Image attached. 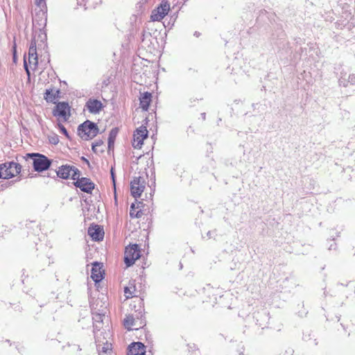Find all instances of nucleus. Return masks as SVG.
<instances>
[{
	"instance_id": "nucleus-1",
	"label": "nucleus",
	"mask_w": 355,
	"mask_h": 355,
	"mask_svg": "<svg viewBox=\"0 0 355 355\" xmlns=\"http://www.w3.org/2000/svg\"><path fill=\"white\" fill-rule=\"evenodd\" d=\"M78 132L83 139L89 140L97 135L98 128L94 123L86 121L78 127Z\"/></svg>"
},
{
	"instance_id": "nucleus-2",
	"label": "nucleus",
	"mask_w": 355,
	"mask_h": 355,
	"mask_svg": "<svg viewBox=\"0 0 355 355\" xmlns=\"http://www.w3.org/2000/svg\"><path fill=\"white\" fill-rule=\"evenodd\" d=\"M21 166L14 162H6L0 165V178L10 179L21 172Z\"/></svg>"
},
{
	"instance_id": "nucleus-3",
	"label": "nucleus",
	"mask_w": 355,
	"mask_h": 355,
	"mask_svg": "<svg viewBox=\"0 0 355 355\" xmlns=\"http://www.w3.org/2000/svg\"><path fill=\"white\" fill-rule=\"evenodd\" d=\"M57 175L62 179L71 178L72 180H76L80 177V171L73 166L66 164L59 167Z\"/></svg>"
},
{
	"instance_id": "nucleus-4",
	"label": "nucleus",
	"mask_w": 355,
	"mask_h": 355,
	"mask_svg": "<svg viewBox=\"0 0 355 355\" xmlns=\"http://www.w3.org/2000/svg\"><path fill=\"white\" fill-rule=\"evenodd\" d=\"M139 257L140 251L137 244L130 245L126 247L124 252V261L128 267L133 265Z\"/></svg>"
},
{
	"instance_id": "nucleus-5",
	"label": "nucleus",
	"mask_w": 355,
	"mask_h": 355,
	"mask_svg": "<svg viewBox=\"0 0 355 355\" xmlns=\"http://www.w3.org/2000/svg\"><path fill=\"white\" fill-rule=\"evenodd\" d=\"M33 157V164L36 171H43L49 168L51 161L44 155L40 154H28Z\"/></svg>"
},
{
	"instance_id": "nucleus-6",
	"label": "nucleus",
	"mask_w": 355,
	"mask_h": 355,
	"mask_svg": "<svg viewBox=\"0 0 355 355\" xmlns=\"http://www.w3.org/2000/svg\"><path fill=\"white\" fill-rule=\"evenodd\" d=\"M146 187V181L144 178H135L130 182V191L132 196L139 198Z\"/></svg>"
},
{
	"instance_id": "nucleus-7",
	"label": "nucleus",
	"mask_w": 355,
	"mask_h": 355,
	"mask_svg": "<svg viewBox=\"0 0 355 355\" xmlns=\"http://www.w3.org/2000/svg\"><path fill=\"white\" fill-rule=\"evenodd\" d=\"M148 134L146 127L141 125L138 128L133 135L132 146L135 148L140 149L144 144V140L147 138Z\"/></svg>"
},
{
	"instance_id": "nucleus-8",
	"label": "nucleus",
	"mask_w": 355,
	"mask_h": 355,
	"mask_svg": "<svg viewBox=\"0 0 355 355\" xmlns=\"http://www.w3.org/2000/svg\"><path fill=\"white\" fill-rule=\"evenodd\" d=\"M28 61L31 69L35 70L38 65V57L37 54V42L35 38L31 42L28 49Z\"/></svg>"
},
{
	"instance_id": "nucleus-9",
	"label": "nucleus",
	"mask_w": 355,
	"mask_h": 355,
	"mask_svg": "<svg viewBox=\"0 0 355 355\" xmlns=\"http://www.w3.org/2000/svg\"><path fill=\"white\" fill-rule=\"evenodd\" d=\"M170 10V5L167 2H162L156 10H154L151 15V19L153 21L162 20L168 12Z\"/></svg>"
},
{
	"instance_id": "nucleus-10",
	"label": "nucleus",
	"mask_w": 355,
	"mask_h": 355,
	"mask_svg": "<svg viewBox=\"0 0 355 355\" xmlns=\"http://www.w3.org/2000/svg\"><path fill=\"white\" fill-rule=\"evenodd\" d=\"M55 116H58L63 121H67L69 116V106L68 103L62 102L59 103L53 112Z\"/></svg>"
},
{
	"instance_id": "nucleus-11",
	"label": "nucleus",
	"mask_w": 355,
	"mask_h": 355,
	"mask_svg": "<svg viewBox=\"0 0 355 355\" xmlns=\"http://www.w3.org/2000/svg\"><path fill=\"white\" fill-rule=\"evenodd\" d=\"M74 185L80 189L81 191L87 193H91L94 189V184L86 178H78L76 180Z\"/></svg>"
},
{
	"instance_id": "nucleus-12",
	"label": "nucleus",
	"mask_w": 355,
	"mask_h": 355,
	"mask_svg": "<svg viewBox=\"0 0 355 355\" xmlns=\"http://www.w3.org/2000/svg\"><path fill=\"white\" fill-rule=\"evenodd\" d=\"M125 327L130 330H137L145 325V322L135 320L132 315H127L123 322Z\"/></svg>"
},
{
	"instance_id": "nucleus-13",
	"label": "nucleus",
	"mask_w": 355,
	"mask_h": 355,
	"mask_svg": "<svg viewBox=\"0 0 355 355\" xmlns=\"http://www.w3.org/2000/svg\"><path fill=\"white\" fill-rule=\"evenodd\" d=\"M88 234L95 241H101L103 239L104 232L100 226L92 225L88 229Z\"/></svg>"
},
{
	"instance_id": "nucleus-14",
	"label": "nucleus",
	"mask_w": 355,
	"mask_h": 355,
	"mask_svg": "<svg viewBox=\"0 0 355 355\" xmlns=\"http://www.w3.org/2000/svg\"><path fill=\"white\" fill-rule=\"evenodd\" d=\"M145 346L141 343H132L129 347L128 355H145Z\"/></svg>"
},
{
	"instance_id": "nucleus-15",
	"label": "nucleus",
	"mask_w": 355,
	"mask_h": 355,
	"mask_svg": "<svg viewBox=\"0 0 355 355\" xmlns=\"http://www.w3.org/2000/svg\"><path fill=\"white\" fill-rule=\"evenodd\" d=\"M91 277L96 283H98L102 280L103 272L99 263H94L91 271Z\"/></svg>"
},
{
	"instance_id": "nucleus-16",
	"label": "nucleus",
	"mask_w": 355,
	"mask_h": 355,
	"mask_svg": "<svg viewBox=\"0 0 355 355\" xmlns=\"http://www.w3.org/2000/svg\"><path fill=\"white\" fill-rule=\"evenodd\" d=\"M88 110L92 114H96L100 112L103 105L100 101L89 99L86 104Z\"/></svg>"
},
{
	"instance_id": "nucleus-17",
	"label": "nucleus",
	"mask_w": 355,
	"mask_h": 355,
	"mask_svg": "<svg viewBox=\"0 0 355 355\" xmlns=\"http://www.w3.org/2000/svg\"><path fill=\"white\" fill-rule=\"evenodd\" d=\"M152 95L149 92H145L140 97V107L143 110L147 111L151 101Z\"/></svg>"
},
{
	"instance_id": "nucleus-18",
	"label": "nucleus",
	"mask_w": 355,
	"mask_h": 355,
	"mask_svg": "<svg viewBox=\"0 0 355 355\" xmlns=\"http://www.w3.org/2000/svg\"><path fill=\"white\" fill-rule=\"evenodd\" d=\"M59 90L55 89H49L46 90L44 98L48 102H54L59 96Z\"/></svg>"
},
{
	"instance_id": "nucleus-19",
	"label": "nucleus",
	"mask_w": 355,
	"mask_h": 355,
	"mask_svg": "<svg viewBox=\"0 0 355 355\" xmlns=\"http://www.w3.org/2000/svg\"><path fill=\"white\" fill-rule=\"evenodd\" d=\"M136 293L135 286L133 283L130 282L129 286L125 287L124 288V293L126 299L135 297L137 295Z\"/></svg>"
},
{
	"instance_id": "nucleus-20",
	"label": "nucleus",
	"mask_w": 355,
	"mask_h": 355,
	"mask_svg": "<svg viewBox=\"0 0 355 355\" xmlns=\"http://www.w3.org/2000/svg\"><path fill=\"white\" fill-rule=\"evenodd\" d=\"M103 144V141L101 140H98V141H96L93 144H92V150L94 152V153H98V147L101 146Z\"/></svg>"
},
{
	"instance_id": "nucleus-21",
	"label": "nucleus",
	"mask_w": 355,
	"mask_h": 355,
	"mask_svg": "<svg viewBox=\"0 0 355 355\" xmlns=\"http://www.w3.org/2000/svg\"><path fill=\"white\" fill-rule=\"evenodd\" d=\"M35 4L41 8V11L44 12V9L46 8V3L44 0H35Z\"/></svg>"
},
{
	"instance_id": "nucleus-22",
	"label": "nucleus",
	"mask_w": 355,
	"mask_h": 355,
	"mask_svg": "<svg viewBox=\"0 0 355 355\" xmlns=\"http://www.w3.org/2000/svg\"><path fill=\"white\" fill-rule=\"evenodd\" d=\"M24 69L27 73V76L28 77V78H30V76H31V73H30V70H29V68H28V62H27V60H26V55H24Z\"/></svg>"
},
{
	"instance_id": "nucleus-23",
	"label": "nucleus",
	"mask_w": 355,
	"mask_h": 355,
	"mask_svg": "<svg viewBox=\"0 0 355 355\" xmlns=\"http://www.w3.org/2000/svg\"><path fill=\"white\" fill-rule=\"evenodd\" d=\"M97 328H98V326H97V324H96L94 326V337H95L96 343H101V340L98 336V332L100 331V330L99 329L97 330Z\"/></svg>"
},
{
	"instance_id": "nucleus-24",
	"label": "nucleus",
	"mask_w": 355,
	"mask_h": 355,
	"mask_svg": "<svg viewBox=\"0 0 355 355\" xmlns=\"http://www.w3.org/2000/svg\"><path fill=\"white\" fill-rule=\"evenodd\" d=\"M135 207V205L132 204L131 205V209H130V215L131 217H137V218H139L140 217V214H139V211H137L136 214H135V211H133V209Z\"/></svg>"
},
{
	"instance_id": "nucleus-25",
	"label": "nucleus",
	"mask_w": 355,
	"mask_h": 355,
	"mask_svg": "<svg viewBox=\"0 0 355 355\" xmlns=\"http://www.w3.org/2000/svg\"><path fill=\"white\" fill-rule=\"evenodd\" d=\"M348 82L351 85H355V74H351L349 76Z\"/></svg>"
},
{
	"instance_id": "nucleus-26",
	"label": "nucleus",
	"mask_w": 355,
	"mask_h": 355,
	"mask_svg": "<svg viewBox=\"0 0 355 355\" xmlns=\"http://www.w3.org/2000/svg\"><path fill=\"white\" fill-rule=\"evenodd\" d=\"M61 132L64 134L66 136H68V132L66 128L63 125H59Z\"/></svg>"
},
{
	"instance_id": "nucleus-27",
	"label": "nucleus",
	"mask_w": 355,
	"mask_h": 355,
	"mask_svg": "<svg viewBox=\"0 0 355 355\" xmlns=\"http://www.w3.org/2000/svg\"><path fill=\"white\" fill-rule=\"evenodd\" d=\"M94 320L95 321H98L102 320V316L101 314H96V316L94 318Z\"/></svg>"
},
{
	"instance_id": "nucleus-28",
	"label": "nucleus",
	"mask_w": 355,
	"mask_h": 355,
	"mask_svg": "<svg viewBox=\"0 0 355 355\" xmlns=\"http://www.w3.org/2000/svg\"><path fill=\"white\" fill-rule=\"evenodd\" d=\"M111 175H112L113 184L114 185L115 184V179H114L113 168H112V169H111Z\"/></svg>"
},
{
	"instance_id": "nucleus-29",
	"label": "nucleus",
	"mask_w": 355,
	"mask_h": 355,
	"mask_svg": "<svg viewBox=\"0 0 355 355\" xmlns=\"http://www.w3.org/2000/svg\"><path fill=\"white\" fill-rule=\"evenodd\" d=\"M109 349V345L107 344V346L106 347H102V352H105V353H107V351Z\"/></svg>"
},
{
	"instance_id": "nucleus-30",
	"label": "nucleus",
	"mask_w": 355,
	"mask_h": 355,
	"mask_svg": "<svg viewBox=\"0 0 355 355\" xmlns=\"http://www.w3.org/2000/svg\"><path fill=\"white\" fill-rule=\"evenodd\" d=\"M13 62H17V56H16V51L15 50H14V53H13Z\"/></svg>"
},
{
	"instance_id": "nucleus-31",
	"label": "nucleus",
	"mask_w": 355,
	"mask_h": 355,
	"mask_svg": "<svg viewBox=\"0 0 355 355\" xmlns=\"http://www.w3.org/2000/svg\"><path fill=\"white\" fill-rule=\"evenodd\" d=\"M114 134H115V133H114L113 130H112V131L111 132V133H110V139H109V146H110V145H111V137H112V135H114Z\"/></svg>"
},
{
	"instance_id": "nucleus-32",
	"label": "nucleus",
	"mask_w": 355,
	"mask_h": 355,
	"mask_svg": "<svg viewBox=\"0 0 355 355\" xmlns=\"http://www.w3.org/2000/svg\"><path fill=\"white\" fill-rule=\"evenodd\" d=\"M52 142H53V143H54V144H55V143H57V140H56V139H53V141H52Z\"/></svg>"
}]
</instances>
